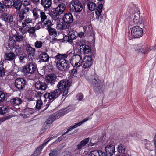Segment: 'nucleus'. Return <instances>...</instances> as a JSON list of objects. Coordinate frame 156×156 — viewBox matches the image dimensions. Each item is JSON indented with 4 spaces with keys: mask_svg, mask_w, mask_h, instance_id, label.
Wrapping results in <instances>:
<instances>
[{
    "mask_svg": "<svg viewBox=\"0 0 156 156\" xmlns=\"http://www.w3.org/2000/svg\"><path fill=\"white\" fill-rule=\"evenodd\" d=\"M145 148L147 150H152L153 147V146L151 144L150 142L149 141H147L145 143Z\"/></svg>",
    "mask_w": 156,
    "mask_h": 156,
    "instance_id": "79ce46f5",
    "label": "nucleus"
},
{
    "mask_svg": "<svg viewBox=\"0 0 156 156\" xmlns=\"http://www.w3.org/2000/svg\"><path fill=\"white\" fill-rule=\"evenodd\" d=\"M35 89L37 90L44 91L47 88V86L46 83L38 80L34 84Z\"/></svg>",
    "mask_w": 156,
    "mask_h": 156,
    "instance_id": "ddd939ff",
    "label": "nucleus"
},
{
    "mask_svg": "<svg viewBox=\"0 0 156 156\" xmlns=\"http://www.w3.org/2000/svg\"><path fill=\"white\" fill-rule=\"evenodd\" d=\"M42 22H40L34 27L36 30H38L41 28V25H42Z\"/></svg>",
    "mask_w": 156,
    "mask_h": 156,
    "instance_id": "4d7b16f0",
    "label": "nucleus"
},
{
    "mask_svg": "<svg viewBox=\"0 0 156 156\" xmlns=\"http://www.w3.org/2000/svg\"><path fill=\"white\" fill-rule=\"evenodd\" d=\"M4 4L0 2V13H1L5 10Z\"/></svg>",
    "mask_w": 156,
    "mask_h": 156,
    "instance_id": "13d9d810",
    "label": "nucleus"
},
{
    "mask_svg": "<svg viewBox=\"0 0 156 156\" xmlns=\"http://www.w3.org/2000/svg\"><path fill=\"white\" fill-rule=\"evenodd\" d=\"M68 35L69 36L70 38L72 41L76 39L78 36L77 32L74 30H71L68 33Z\"/></svg>",
    "mask_w": 156,
    "mask_h": 156,
    "instance_id": "c85d7f7f",
    "label": "nucleus"
},
{
    "mask_svg": "<svg viewBox=\"0 0 156 156\" xmlns=\"http://www.w3.org/2000/svg\"><path fill=\"white\" fill-rule=\"evenodd\" d=\"M22 5V3L20 0H15L14 3L13 7L17 10L19 11L20 10Z\"/></svg>",
    "mask_w": 156,
    "mask_h": 156,
    "instance_id": "473e14b6",
    "label": "nucleus"
},
{
    "mask_svg": "<svg viewBox=\"0 0 156 156\" xmlns=\"http://www.w3.org/2000/svg\"><path fill=\"white\" fill-rule=\"evenodd\" d=\"M66 5L63 3H59L57 7L53 8V11H51L50 15L52 19L56 20L59 18L60 15L64 13L66 10Z\"/></svg>",
    "mask_w": 156,
    "mask_h": 156,
    "instance_id": "39448f33",
    "label": "nucleus"
},
{
    "mask_svg": "<svg viewBox=\"0 0 156 156\" xmlns=\"http://www.w3.org/2000/svg\"><path fill=\"white\" fill-rule=\"evenodd\" d=\"M41 4L44 9H47L50 8L52 4L51 0H41Z\"/></svg>",
    "mask_w": 156,
    "mask_h": 156,
    "instance_id": "aec40b11",
    "label": "nucleus"
},
{
    "mask_svg": "<svg viewBox=\"0 0 156 156\" xmlns=\"http://www.w3.org/2000/svg\"><path fill=\"white\" fill-rule=\"evenodd\" d=\"M69 88H65L63 89L64 91L63 93V96H66L68 93V90Z\"/></svg>",
    "mask_w": 156,
    "mask_h": 156,
    "instance_id": "774afa93",
    "label": "nucleus"
},
{
    "mask_svg": "<svg viewBox=\"0 0 156 156\" xmlns=\"http://www.w3.org/2000/svg\"><path fill=\"white\" fill-rule=\"evenodd\" d=\"M115 151V147L114 145L111 144L108 145L105 147L104 156H113Z\"/></svg>",
    "mask_w": 156,
    "mask_h": 156,
    "instance_id": "9b49d317",
    "label": "nucleus"
},
{
    "mask_svg": "<svg viewBox=\"0 0 156 156\" xmlns=\"http://www.w3.org/2000/svg\"><path fill=\"white\" fill-rule=\"evenodd\" d=\"M13 37L15 40L11 38L9 39V41H8V46L9 47H14L16 45V42H21L23 41V37L21 35L17 33L13 35Z\"/></svg>",
    "mask_w": 156,
    "mask_h": 156,
    "instance_id": "1a4fd4ad",
    "label": "nucleus"
},
{
    "mask_svg": "<svg viewBox=\"0 0 156 156\" xmlns=\"http://www.w3.org/2000/svg\"><path fill=\"white\" fill-rule=\"evenodd\" d=\"M103 7V5L102 4H99L96 9L94 10L96 15L98 16L96 17L97 19H99V16L100 15L101 13L102 12Z\"/></svg>",
    "mask_w": 156,
    "mask_h": 156,
    "instance_id": "cd10ccee",
    "label": "nucleus"
},
{
    "mask_svg": "<svg viewBox=\"0 0 156 156\" xmlns=\"http://www.w3.org/2000/svg\"><path fill=\"white\" fill-rule=\"evenodd\" d=\"M15 0H5L4 2V6L7 8L12 7L14 5Z\"/></svg>",
    "mask_w": 156,
    "mask_h": 156,
    "instance_id": "72a5a7b5",
    "label": "nucleus"
},
{
    "mask_svg": "<svg viewBox=\"0 0 156 156\" xmlns=\"http://www.w3.org/2000/svg\"><path fill=\"white\" fill-rule=\"evenodd\" d=\"M80 50L81 52L85 54L89 53L91 51L90 47L86 44L81 45L80 47Z\"/></svg>",
    "mask_w": 156,
    "mask_h": 156,
    "instance_id": "412c9836",
    "label": "nucleus"
},
{
    "mask_svg": "<svg viewBox=\"0 0 156 156\" xmlns=\"http://www.w3.org/2000/svg\"><path fill=\"white\" fill-rule=\"evenodd\" d=\"M89 140L88 138H86L81 141L80 143L83 147L88 142Z\"/></svg>",
    "mask_w": 156,
    "mask_h": 156,
    "instance_id": "864d4df0",
    "label": "nucleus"
},
{
    "mask_svg": "<svg viewBox=\"0 0 156 156\" xmlns=\"http://www.w3.org/2000/svg\"><path fill=\"white\" fill-rule=\"evenodd\" d=\"M70 63L73 67L77 68L82 65V59L80 55L76 54L69 59Z\"/></svg>",
    "mask_w": 156,
    "mask_h": 156,
    "instance_id": "0eeeda50",
    "label": "nucleus"
},
{
    "mask_svg": "<svg viewBox=\"0 0 156 156\" xmlns=\"http://www.w3.org/2000/svg\"><path fill=\"white\" fill-rule=\"evenodd\" d=\"M74 109V107L73 105L69 106L66 108V111H68V112H69Z\"/></svg>",
    "mask_w": 156,
    "mask_h": 156,
    "instance_id": "052dcab7",
    "label": "nucleus"
},
{
    "mask_svg": "<svg viewBox=\"0 0 156 156\" xmlns=\"http://www.w3.org/2000/svg\"><path fill=\"white\" fill-rule=\"evenodd\" d=\"M131 34L135 38H139L143 35V30L139 26L133 27L132 28Z\"/></svg>",
    "mask_w": 156,
    "mask_h": 156,
    "instance_id": "9d476101",
    "label": "nucleus"
},
{
    "mask_svg": "<svg viewBox=\"0 0 156 156\" xmlns=\"http://www.w3.org/2000/svg\"><path fill=\"white\" fill-rule=\"evenodd\" d=\"M78 36L80 38L83 37L85 34L84 32H81L79 33H78Z\"/></svg>",
    "mask_w": 156,
    "mask_h": 156,
    "instance_id": "338daca9",
    "label": "nucleus"
},
{
    "mask_svg": "<svg viewBox=\"0 0 156 156\" xmlns=\"http://www.w3.org/2000/svg\"><path fill=\"white\" fill-rule=\"evenodd\" d=\"M18 57L21 62H25V59L26 58V56L23 55H18Z\"/></svg>",
    "mask_w": 156,
    "mask_h": 156,
    "instance_id": "8fccbe9b",
    "label": "nucleus"
},
{
    "mask_svg": "<svg viewBox=\"0 0 156 156\" xmlns=\"http://www.w3.org/2000/svg\"><path fill=\"white\" fill-rule=\"evenodd\" d=\"M5 98V94L2 91H0V102L4 101Z\"/></svg>",
    "mask_w": 156,
    "mask_h": 156,
    "instance_id": "49530a36",
    "label": "nucleus"
},
{
    "mask_svg": "<svg viewBox=\"0 0 156 156\" xmlns=\"http://www.w3.org/2000/svg\"><path fill=\"white\" fill-rule=\"evenodd\" d=\"M93 62V60L91 56H86L82 60V65L83 67L86 69L90 67Z\"/></svg>",
    "mask_w": 156,
    "mask_h": 156,
    "instance_id": "4468645a",
    "label": "nucleus"
},
{
    "mask_svg": "<svg viewBox=\"0 0 156 156\" xmlns=\"http://www.w3.org/2000/svg\"><path fill=\"white\" fill-rule=\"evenodd\" d=\"M42 102L41 99L37 100L36 107L37 109H40L42 105Z\"/></svg>",
    "mask_w": 156,
    "mask_h": 156,
    "instance_id": "a19ab883",
    "label": "nucleus"
},
{
    "mask_svg": "<svg viewBox=\"0 0 156 156\" xmlns=\"http://www.w3.org/2000/svg\"><path fill=\"white\" fill-rule=\"evenodd\" d=\"M89 118H87L85 119H84V120H82V121L79 122L78 123V125H79V126H80L83 123H84L85 122L87 121L88 120H89Z\"/></svg>",
    "mask_w": 156,
    "mask_h": 156,
    "instance_id": "e2e57ef3",
    "label": "nucleus"
},
{
    "mask_svg": "<svg viewBox=\"0 0 156 156\" xmlns=\"http://www.w3.org/2000/svg\"><path fill=\"white\" fill-rule=\"evenodd\" d=\"M133 16L134 17V18H133V22L135 23L138 24L139 18V15L138 14L136 15L134 14Z\"/></svg>",
    "mask_w": 156,
    "mask_h": 156,
    "instance_id": "c03bdc74",
    "label": "nucleus"
},
{
    "mask_svg": "<svg viewBox=\"0 0 156 156\" xmlns=\"http://www.w3.org/2000/svg\"><path fill=\"white\" fill-rule=\"evenodd\" d=\"M10 102L12 105L16 106L21 104L22 102V101L20 98L16 97L11 99Z\"/></svg>",
    "mask_w": 156,
    "mask_h": 156,
    "instance_id": "a878e982",
    "label": "nucleus"
},
{
    "mask_svg": "<svg viewBox=\"0 0 156 156\" xmlns=\"http://www.w3.org/2000/svg\"><path fill=\"white\" fill-rule=\"evenodd\" d=\"M89 118H87L85 119H84V120H82V121L79 122L78 123V125H79V126H80L83 123H84L85 122L87 121L88 120H89Z\"/></svg>",
    "mask_w": 156,
    "mask_h": 156,
    "instance_id": "680f3d73",
    "label": "nucleus"
},
{
    "mask_svg": "<svg viewBox=\"0 0 156 156\" xmlns=\"http://www.w3.org/2000/svg\"><path fill=\"white\" fill-rule=\"evenodd\" d=\"M33 93L35 94V96L36 97L40 98L41 97L42 95V93L39 92H37L35 90L32 91Z\"/></svg>",
    "mask_w": 156,
    "mask_h": 156,
    "instance_id": "3c124183",
    "label": "nucleus"
},
{
    "mask_svg": "<svg viewBox=\"0 0 156 156\" xmlns=\"http://www.w3.org/2000/svg\"><path fill=\"white\" fill-rule=\"evenodd\" d=\"M57 153V151L55 149L51 150L49 154V156H55Z\"/></svg>",
    "mask_w": 156,
    "mask_h": 156,
    "instance_id": "6e6d98bb",
    "label": "nucleus"
},
{
    "mask_svg": "<svg viewBox=\"0 0 156 156\" xmlns=\"http://www.w3.org/2000/svg\"><path fill=\"white\" fill-rule=\"evenodd\" d=\"M117 151L119 153L124 154L125 152V147L121 144H120L118 145Z\"/></svg>",
    "mask_w": 156,
    "mask_h": 156,
    "instance_id": "c9c22d12",
    "label": "nucleus"
},
{
    "mask_svg": "<svg viewBox=\"0 0 156 156\" xmlns=\"http://www.w3.org/2000/svg\"><path fill=\"white\" fill-rule=\"evenodd\" d=\"M84 29L85 30L84 33L85 34V35H87L90 36L91 35V31L89 29V27H87L85 28H84Z\"/></svg>",
    "mask_w": 156,
    "mask_h": 156,
    "instance_id": "de8ad7c7",
    "label": "nucleus"
},
{
    "mask_svg": "<svg viewBox=\"0 0 156 156\" xmlns=\"http://www.w3.org/2000/svg\"><path fill=\"white\" fill-rule=\"evenodd\" d=\"M9 108L6 106H3L0 107V114H4L8 112Z\"/></svg>",
    "mask_w": 156,
    "mask_h": 156,
    "instance_id": "e433bc0d",
    "label": "nucleus"
},
{
    "mask_svg": "<svg viewBox=\"0 0 156 156\" xmlns=\"http://www.w3.org/2000/svg\"><path fill=\"white\" fill-rule=\"evenodd\" d=\"M70 11L73 12H80L83 9L82 5L78 1L73 2L70 5Z\"/></svg>",
    "mask_w": 156,
    "mask_h": 156,
    "instance_id": "6e6552de",
    "label": "nucleus"
},
{
    "mask_svg": "<svg viewBox=\"0 0 156 156\" xmlns=\"http://www.w3.org/2000/svg\"><path fill=\"white\" fill-rule=\"evenodd\" d=\"M144 48L145 47L142 46L141 47H140L138 50L139 52H141L143 53H146L149 52V50H148V51H147L146 50H144Z\"/></svg>",
    "mask_w": 156,
    "mask_h": 156,
    "instance_id": "09e8293b",
    "label": "nucleus"
},
{
    "mask_svg": "<svg viewBox=\"0 0 156 156\" xmlns=\"http://www.w3.org/2000/svg\"><path fill=\"white\" fill-rule=\"evenodd\" d=\"M87 5L88 9L90 10L94 11L95 10L96 5L95 3L93 2L88 3Z\"/></svg>",
    "mask_w": 156,
    "mask_h": 156,
    "instance_id": "4c0bfd02",
    "label": "nucleus"
},
{
    "mask_svg": "<svg viewBox=\"0 0 156 156\" xmlns=\"http://www.w3.org/2000/svg\"><path fill=\"white\" fill-rule=\"evenodd\" d=\"M15 57V54L12 52L7 53L5 55V60L11 61L14 60Z\"/></svg>",
    "mask_w": 156,
    "mask_h": 156,
    "instance_id": "b1692460",
    "label": "nucleus"
},
{
    "mask_svg": "<svg viewBox=\"0 0 156 156\" xmlns=\"http://www.w3.org/2000/svg\"><path fill=\"white\" fill-rule=\"evenodd\" d=\"M4 20L5 21L9 23L12 22L13 21V16L12 15L9 14L8 16H7L4 18Z\"/></svg>",
    "mask_w": 156,
    "mask_h": 156,
    "instance_id": "ea45409f",
    "label": "nucleus"
},
{
    "mask_svg": "<svg viewBox=\"0 0 156 156\" xmlns=\"http://www.w3.org/2000/svg\"><path fill=\"white\" fill-rule=\"evenodd\" d=\"M42 11V10L37 8H34L32 9V12L34 20H36L40 18V16Z\"/></svg>",
    "mask_w": 156,
    "mask_h": 156,
    "instance_id": "6ab92c4d",
    "label": "nucleus"
},
{
    "mask_svg": "<svg viewBox=\"0 0 156 156\" xmlns=\"http://www.w3.org/2000/svg\"><path fill=\"white\" fill-rule=\"evenodd\" d=\"M89 156H104L103 152L101 151L94 150L91 151Z\"/></svg>",
    "mask_w": 156,
    "mask_h": 156,
    "instance_id": "2f4dec72",
    "label": "nucleus"
},
{
    "mask_svg": "<svg viewBox=\"0 0 156 156\" xmlns=\"http://www.w3.org/2000/svg\"><path fill=\"white\" fill-rule=\"evenodd\" d=\"M79 126V125H78V123L76 124L72 127H71L70 128H69L68 129V131H71L73 129L76 128L78 126Z\"/></svg>",
    "mask_w": 156,
    "mask_h": 156,
    "instance_id": "69168bd1",
    "label": "nucleus"
},
{
    "mask_svg": "<svg viewBox=\"0 0 156 156\" xmlns=\"http://www.w3.org/2000/svg\"><path fill=\"white\" fill-rule=\"evenodd\" d=\"M62 19L65 23L70 24L73 22V18L72 14L68 12L64 14Z\"/></svg>",
    "mask_w": 156,
    "mask_h": 156,
    "instance_id": "2eb2a0df",
    "label": "nucleus"
},
{
    "mask_svg": "<svg viewBox=\"0 0 156 156\" xmlns=\"http://www.w3.org/2000/svg\"><path fill=\"white\" fill-rule=\"evenodd\" d=\"M5 72L3 69V68L0 67V76H2L4 75Z\"/></svg>",
    "mask_w": 156,
    "mask_h": 156,
    "instance_id": "0e129e2a",
    "label": "nucleus"
},
{
    "mask_svg": "<svg viewBox=\"0 0 156 156\" xmlns=\"http://www.w3.org/2000/svg\"><path fill=\"white\" fill-rule=\"evenodd\" d=\"M56 118H55V119ZM55 119V116L53 115L50 116L44 122V127L45 130L49 129Z\"/></svg>",
    "mask_w": 156,
    "mask_h": 156,
    "instance_id": "f3484780",
    "label": "nucleus"
},
{
    "mask_svg": "<svg viewBox=\"0 0 156 156\" xmlns=\"http://www.w3.org/2000/svg\"><path fill=\"white\" fill-rule=\"evenodd\" d=\"M73 54L72 52H68L66 54H58L55 56L53 57L55 59V61H57L56 66L58 69L65 72L68 71L69 66L68 61L65 59L68 57L71 56V55Z\"/></svg>",
    "mask_w": 156,
    "mask_h": 156,
    "instance_id": "f03ea898",
    "label": "nucleus"
},
{
    "mask_svg": "<svg viewBox=\"0 0 156 156\" xmlns=\"http://www.w3.org/2000/svg\"><path fill=\"white\" fill-rule=\"evenodd\" d=\"M22 5L24 7H26L29 6H30L31 5V2L30 0H20Z\"/></svg>",
    "mask_w": 156,
    "mask_h": 156,
    "instance_id": "58836bf2",
    "label": "nucleus"
},
{
    "mask_svg": "<svg viewBox=\"0 0 156 156\" xmlns=\"http://www.w3.org/2000/svg\"><path fill=\"white\" fill-rule=\"evenodd\" d=\"M42 23V25L43 27L46 30L51 27L53 25L51 21L49 19Z\"/></svg>",
    "mask_w": 156,
    "mask_h": 156,
    "instance_id": "393cba45",
    "label": "nucleus"
},
{
    "mask_svg": "<svg viewBox=\"0 0 156 156\" xmlns=\"http://www.w3.org/2000/svg\"><path fill=\"white\" fill-rule=\"evenodd\" d=\"M25 27H23L22 25V27L19 28V30L21 33L22 35H24L26 33V31L25 29L24 28Z\"/></svg>",
    "mask_w": 156,
    "mask_h": 156,
    "instance_id": "603ef678",
    "label": "nucleus"
},
{
    "mask_svg": "<svg viewBox=\"0 0 156 156\" xmlns=\"http://www.w3.org/2000/svg\"><path fill=\"white\" fill-rule=\"evenodd\" d=\"M70 23H60L59 22L57 23V27L60 30L69 29L70 28Z\"/></svg>",
    "mask_w": 156,
    "mask_h": 156,
    "instance_id": "5701e85b",
    "label": "nucleus"
},
{
    "mask_svg": "<svg viewBox=\"0 0 156 156\" xmlns=\"http://www.w3.org/2000/svg\"><path fill=\"white\" fill-rule=\"evenodd\" d=\"M26 50L29 56H33L34 55L35 49L34 48H32L30 44H28L27 45Z\"/></svg>",
    "mask_w": 156,
    "mask_h": 156,
    "instance_id": "a211bd4d",
    "label": "nucleus"
},
{
    "mask_svg": "<svg viewBox=\"0 0 156 156\" xmlns=\"http://www.w3.org/2000/svg\"><path fill=\"white\" fill-rule=\"evenodd\" d=\"M37 69V66L33 62H29L22 68L23 72L26 74H33Z\"/></svg>",
    "mask_w": 156,
    "mask_h": 156,
    "instance_id": "423d86ee",
    "label": "nucleus"
},
{
    "mask_svg": "<svg viewBox=\"0 0 156 156\" xmlns=\"http://www.w3.org/2000/svg\"><path fill=\"white\" fill-rule=\"evenodd\" d=\"M63 40L64 41L69 42L70 44H72L73 43L69 35L68 36H65L63 38Z\"/></svg>",
    "mask_w": 156,
    "mask_h": 156,
    "instance_id": "a18cd8bd",
    "label": "nucleus"
},
{
    "mask_svg": "<svg viewBox=\"0 0 156 156\" xmlns=\"http://www.w3.org/2000/svg\"><path fill=\"white\" fill-rule=\"evenodd\" d=\"M18 16L20 21L22 22V25L24 27H26L30 23L33 22L32 19L29 17L27 14V11H26L25 9H21L19 11Z\"/></svg>",
    "mask_w": 156,
    "mask_h": 156,
    "instance_id": "20e7f679",
    "label": "nucleus"
},
{
    "mask_svg": "<svg viewBox=\"0 0 156 156\" xmlns=\"http://www.w3.org/2000/svg\"><path fill=\"white\" fill-rule=\"evenodd\" d=\"M14 84L18 90H22L25 87L26 81L23 78H18L16 80Z\"/></svg>",
    "mask_w": 156,
    "mask_h": 156,
    "instance_id": "f8f14e48",
    "label": "nucleus"
},
{
    "mask_svg": "<svg viewBox=\"0 0 156 156\" xmlns=\"http://www.w3.org/2000/svg\"><path fill=\"white\" fill-rule=\"evenodd\" d=\"M51 140V139H50L47 141L45 142L43 146L39 147V148H37L36 150V151L34 152V154L31 155V156H38L41 153V151L42 150L44 147L47 144L48 142H49Z\"/></svg>",
    "mask_w": 156,
    "mask_h": 156,
    "instance_id": "bb28decb",
    "label": "nucleus"
},
{
    "mask_svg": "<svg viewBox=\"0 0 156 156\" xmlns=\"http://www.w3.org/2000/svg\"><path fill=\"white\" fill-rule=\"evenodd\" d=\"M49 35L52 37L53 40H56V37L57 36V34L56 30L52 27L47 29Z\"/></svg>",
    "mask_w": 156,
    "mask_h": 156,
    "instance_id": "4be33fe9",
    "label": "nucleus"
},
{
    "mask_svg": "<svg viewBox=\"0 0 156 156\" xmlns=\"http://www.w3.org/2000/svg\"><path fill=\"white\" fill-rule=\"evenodd\" d=\"M77 73V70L75 68H73L71 70L70 73L72 76H74L76 75Z\"/></svg>",
    "mask_w": 156,
    "mask_h": 156,
    "instance_id": "5fc2aeb1",
    "label": "nucleus"
},
{
    "mask_svg": "<svg viewBox=\"0 0 156 156\" xmlns=\"http://www.w3.org/2000/svg\"><path fill=\"white\" fill-rule=\"evenodd\" d=\"M89 83L96 92H102L104 87V84L103 80H100L98 76L94 74L90 76L89 79Z\"/></svg>",
    "mask_w": 156,
    "mask_h": 156,
    "instance_id": "7ed1b4c3",
    "label": "nucleus"
},
{
    "mask_svg": "<svg viewBox=\"0 0 156 156\" xmlns=\"http://www.w3.org/2000/svg\"><path fill=\"white\" fill-rule=\"evenodd\" d=\"M39 58L42 61L44 62L48 61L49 59V56L45 52L41 53L39 56Z\"/></svg>",
    "mask_w": 156,
    "mask_h": 156,
    "instance_id": "c756f323",
    "label": "nucleus"
},
{
    "mask_svg": "<svg viewBox=\"0 0 156 156\" xmlns=\"http://www.w3.org/2000/svg\"><path fill=\"white\" fill-rule=\"evenodd\" d=\"M42 45V42L40 41H37L35 43L34 46L36 48H41Z\"/></svg>",
    "mask_w": 156,
    "mask_h": 156,
    "instance_id": "37998d69",
    "label": "nucleus"
},
{
    "mask_svg": "<svg viewBox=\"0 0 156 156\" xmlns=\"http://www.w3.org/2000/svg\"><path fill=\"white\" fill-rule=\"evenodd\" d=\"M40 18L41 19V22L42 23L48 19V16L43 11L41 12L40 16Z\"/></svg>",
    "mask_w": 156,
    "mask_h": 156,
    "instance_id": "f704fd0d",
    "label": "nucleus"
},
{
    "mask_svg": "<svg viewBox=\"0 0 156 156\" xmlns=\"http://www.w3.org/2000/svg\"><path fill=\"white\" fill-rule=\"evenodd\" d=\"M83 97V95L81 93L78 94L76 96V98L79 99V100L80 101L82 100Z\"/></svg>",
    "mask_w": 156,
    "mask_h": 156,
    "instance_id": "bf43d9fd",
    "label": "nucleus"
},
{
    "mask_svg": "<svg viewBox=\"0 0 156 156\" xmlns=\"http://www.w3.org/2000/svg\"><path fill=\"white\" fill-rule=\"evenodd\" d=\"M57 78L56 75L54 74H50L46 77V81L48 83L53 85L55 84Z\"/></svg>",
    "mask_w": 156,
    "mask_h": 156,
    "instance_id": "dca6fc26",
    "label": "nucleus"
},
{
    "mask_svg": "<svg viewBox=\"0 0 156 156\" xmlns=\"http://www.w3.org/2000/svg\"><path fill=\"white\" fill-rule=\"evenodd\" d=\"M27 31L29 34L30 36H32V37H36L37 35L36 34L35 31H36L35 28L34 27H28V29H27V27H26Z\"/></svg>",
    "mask_w": 156,
    "mask_h": 156,
    "instance_id": "7c9ffc66",
    "label": "nucleus"
},
{
    "mask_svg": "<svg viewBox=\"0 0 156 156\" xmlns=\"http://www.w3.org/2000/svg\"><path fill=\"white\" fill-rule=\"evenodd\" d=\"M70 83L67 80H62L60 81L57 85L58 89L54 90L50 93H46L44 95L45 99L49 100H54L58 97L62 93L61 90L65 88H69Z\"/></svg>",
    "mask_w": 156,
    "mask_h": 156,
    "instance_id": "f257e3e1",
    "label": "nucleus"
}]
</instances>
